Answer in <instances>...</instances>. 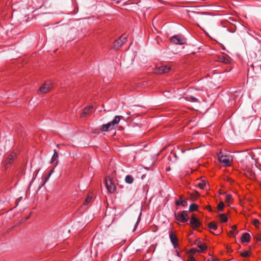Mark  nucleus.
<instances>
[{
    "label": "nucleus",
    "instance_id": "40",
    "mask_svg": "<svg viewBox=\"0 0 261 261\" xmlns=\"http://www.w3.org/2000/svg\"><path fill=\"white\" fill-rule=\"evenodd\" d=\"M53 172H54V169H52L51 170H50V171L49 173H51V174Z\"/></svg>",
    "mask_w": 261,
    "mask_h": 261
},
{
    "label": "nucleus",
    "instance_id": "10",
    "mask_svg": "<svg viewBox=\"0 0 261 261\" xmlns=\"http://www.w3.org/2000/svg\"><path fill=\"white\" fill-rule=\"evenodd\" d=\"M195 185L200 190H203L206 188V182L203 180H197L196 182Z\"/></svg>",
    "mask_w": 261,
    "mask_h": 261
},
{
    "label": "nucleus",
    "instance_id": "5",
    "mask_svg": "<svg viewBox=\"0 0 261 261\" xmlns=\"http://www.w3.org/2000/svg\"><path fill=\"white\" fill-rule=\"evenodd\" d=\"M175 216L176 219L181 222H187L189 219L187 211H185L175 213Z\"/></svg>",
    "mask_w": 261,
    "mask_h": 261
},
{
    "label": "nucleus",
    "instance_id": "11",
    "mask_svg": "<svg viewBox=\"0 0 261 261\" xmlns=\"http://www.w3.org/2000/svg\"><path fill=\"white\" fill-rule=\"evenodd\" d=\"M169 238H170V241L171 242L172 244H173V247L175 248H176L178 246L177 240L176 237L172 233H171L169 234Z\"/></svg>",
    "mask_w": 261,
    "mask_h": 261
},
{
    "label": "nucleus",
    "instance_id": "43",
    "mask_svg": "<svg viewBox=\"0 0 261 261\" xmlns=\"http://www.w3.org/2000/svg\"><path fill=\"white\" fill-rule=\"evenodd\" d=\"M190 196H194V195L193 194H191Z\"/></svg>",
    "mask_w": 261,
    "mask_h": 261
},
{
    "label": "nucleus",
    "instance_id": "29",
    "mask_svg": "<svg viewBox=\"0 0 261 261\" xmlns=\"http://www.w3.org/2000/svg\"><path fill=\"white\" fill-rule=\"evenodd\" d=\"M188 261H196V260L194 257L190 256Z\"/></svg>",
    "mask_w": 261,
    "mask_h": 261
},
{
    "label": "nucleus",
    "instance_id": "17",
    "mask_svg": "<svg viewBox=\"0 0 261 261\" xmlns=\"http://www.w3.org/2000/svg\"><path fill=\"white\" fill-rule=\"evenodd\" d=\"M134 178L132 176L127 175L125 176V181L126 183L131 184L134 182Z\"/></svg>",
    "mask_w": 261,
    "mask_h": 261
},
{
    "label": "nucleus",
    "instance_id": "15",
    "mask_svg": "<svg viewBox=\"0 0 261 261\" xmlns=\"http://www.w3.org/2000/svg\"><path fill=\"white\" fill-rule=\"evenodd\" d=\"M92 106H89L88 107L85 108L81 114V117H85L87 114H89L90 111L91 109H92Z\"/></svg>",
    "mask_w": 261,
    "mask_h": 261
},
{
    "label": "nucleus",
    "instance_id": "33",
    "mask_svg": "<svg viewBox=\"0 0 261 261\" xmlns=\"http://www.w3.org/2000/svg\"><path fill=\"white\" fill-rule=\"evenodd\" d=\"M225 193V191L223 190H220V194H224Z\"/></svg>",
    "mask_w": 261,
    "mask_h": 261
},
{
    "label": "nucleus",
    "instance_id": "39",
    "mask_svg": "<svg viewBox=\"0 0 261 261\" xmlns=\"http://www.w3.org/2000/svg\"><path fill=\"white\" fill-rule=\"evenodd\" d=\"M226 60L227 61V59H224L222 61V62L226 63Z\"/></svg>",
    "mask_w": 261,
    "mask_h": 261
},
{
    "label": "nucleus",
    "instance_id": "34",
    "mask_svg": "<svg viewBox=\"0 0 261 261\" xmlns=\"http://www.w3.org/2000/svg\"><path fill=\"white\" fill-rule=\"evenodd\" d=\"M143 188H144V189L145 190H146V191H147V192H148V186H144V187H143Z\"/></svg>",
    "mask_w": 261,
    "mask_h": 261
},
{
    "label": "nucleus",
    "instance_id": "16",
    "mask_svg": "<svg viewBox=\"0 0 261 261\" xmlns=\"http://www.w3.org/2000/svg\"><path fill=\"white\" fill-rule=\"evenodd\" d=\"M175 203L176 205H181L183 207H185L188 205V203L186 200H182L181 199L176 200Z\"/></svg>",
    "mask_w": 261,
    "mask_h": 261
},
{
    "label": "nucleus",
    "instance_id": "1",
    "mask_svg": "<svg viewBox=\"0 0 261 261\" xmlns=\"http://www.w3.org/2000/svg\"><path fill=\"white\" fill-rule=\"evenodd\" d=\"M121 117L122 118L123 117L120 116H116L112 121L102 125L101 130L103 132H108L110 130L113 129L114 128L117 127L121 120Z\"/></svg>",
    "mask_w": 261,
    "mask_h": 261
},
{
    "label": "nucleus",
    "instance_id": "6",
    "mask_svg": "<svg viewBox=\"0 0 261 261\" xmlns=\"http://www.w3.org/2000/svg\"><path fill=\"white\" fill-rule=\"evenodd\" d=\"M127 36H128L126 34H123L118 39L114 42L113 47L115 49H119L123 43L126 42Z\"/></svg>",
    "mask_w": 261,
    "mask_h": 261
},
{
    "label": "nucleus",
    "instance_id": "13",
    "mask_svg": "<svg viewBox=\"0 0 261 261\" xmlns=\"http://www.w3.org/2000/svg\"><path fill=\"white\" fill-rule=\"evenodd\" d=\"M51 163H55L56 166H57L58 163V153L55 149L54 150V154L51 158Z\"/></svg>",
    "mask_w": 261,
    "mask_h": 261
},
{
    "label": "nucleus",
    "instance_id": "21",
    "mask_svg": "<svg viewBox=\"0 0 261 261\" xmlns=\"http://www.w3.org/2000/svg\"><path fill=\"white\" fill-rule=\"evenodd\" d=\"M224 206V203L221 201L219 203L217 206V208L219 211H222Z\"/></svg>",
    "mask_w": 261,
    "mask_h": 261
},
{
    "label": "nucleus",
    "instance_id": "32",
    "mask_svg": "<svg viewBox=\"0 0 261 261\" xmlns=\"http://www.w3.org/2000/svg\"><path fill=\"white\" fill-rule=\"evenodd\" d=\"M237 226H236V225H233V226L231 227V229H232V230H234H234H236L237 229Z\"/></svg>",
    "mask_w": 261,
    "mask_h": 261
},
{
    "label": "nucleus",
    "instance_id": "7",
    "mask_svg": "<svg viewBox=\"0 0 261 261\" xmlns=\"http://www.w3.org/2000/svg\"><path fill=\"white\" fill-rule=\"evenodd\" d=\"M171 42L176 44L183 45L186 43V41L182 35H176L171 38Z\"/></svg>",
    "mask_w": 261,
    "mask_h": 261
},
{
    "label": "nucleus",
    "instance_id": "8",
    "mask_svg": "<svg viewBox=\"0 0 261 261\" xmlns=\"http://www.w3.org/2000/svg\"><path fill=\"white\" fill-rule=\"evenodd\" d=\"M171 69V67L169 66H162L156 68L154 72L155 74H162L168 72Z\"/></svg>",
    "mask_w": 261,
    "mask_h": 261
},
{
    "label": "nucleus",
    "instance_id": "42",
    "mask_svg": "<svg viewBox=\"0 0 261 261\" xmlns=\"http://www.w3.org/2000/svg\"><path fill=\"white\" fill-rule=\"evenodd\" d=\"M138 222H139V219H138V221H137V222L136 223V226L138 224Z\"/></svg>",
    "mask_w": 261,
    "mask_h": 261
},
{
    "label": "nucleus",
    "instance_id": "28",
    "mask_svg": "<svg viewBox=\"0 0 261 261\" xmlns=\"http://www.w3.org/2000/svg\"><path fill=\"white\" fill-rule=\"evenodd\" d=\"M51 175V173H48V174L47 175L46 177H45V182H46L48 178H49L50 176Z\"/></svg>",
    "mask_w": 261,
    "mask_h": 261
},
{
    "label": "nucleus",
    "instance_id": "9",
    "mask_svg": "<svg viewBox=\"0 0 261 261\" xmlns=\"http://www.w3.org/2000/svg\"><path fill=\"white\" fill-rule=\"evenodd\" d=\"M190 224L194 229L198 227L201 225L200 222L195 217L194 215L191 218Z\"/></svg>",
    "mask_w": 261,
    "mask_h": 261
},
{
    "label": "nucleus",
    "instance_id": "38",
    "mask_svg": "<svg viewBox=\"0 0 261 261\" xmlns=\"http://www.w3.org/2000/svg\"><path fill=\"white\" fill-rule=\"evenodd\" d=\"M30 216H31V215H30L29 216L26 217L25 218V220H28L30 218Z\"/></svg>",
    "mask_w": 261,
    "mask_h": 261
},
{
    "label": "nucleus",
    "instance_id": "26",
    "mask_svg": "<svg viewBox=\"0 0 261 261\" xmlns=\"http://www.w3.org/2000/svg\"><path fill=\"white\" fill-rule=\"evenodd\" d=\"M253 222H254V224L256 226H257V225L259 224V221L257 219H254L253 221Z\"/></svg>",
    "mask_w": 261,
    "mask_h": 261
},
{
    "label": "nucleus",
    "instance_id": "18",
    "mask_svg": "<svg viewBox=\"0 0 261 261\" xmlns=\"http://www.w3.org/2000/svg\"><path fill=\"white\" fill-rule=\"evenodd\" d=\"M219 218L221 222H226L228 220L227 217L225 214H220Z\"/></svg>",
    "mask_w": 261,
    "mask_h": 261
},
{
    "label": "nucleus",
    "instance_id": "19",
    "mask_svg": "<svg viewBox=\"0 0 261 261\" xmlns=\"http://www.w3.org/2000/svg\"><path fill=\"white\" fill-rule=\"evenodd\" d=\"M208 227L210 229H213V230H216L217 228V224L214 222H211L208 224Z\"/></svg>",
    "mask_w": 261,
    "mask_h": 261
},
{
    "label": "nucleus",
    "instance_id": "4",
    "mask_svg": "<svg viewBox=\"0 0 261 261\" xmlns=\"http://www.w3.org/2000/svg\"><path fill=\"white\" fill-rule=\"evenodd\" d=\"M52 82L51 81H47L44 83L39 88L38 91L39 94H45L48 92L53 88Z\"/></svg>",
    "mask_w": 261,
    "mask_h": 261
},
{
    "label": "nucleus",
    "instance_id": "37",
    "mask_svg": "<svg viewBox=\"0 0 261 261\" xmlns=\"http://www.w3.org/2000/svg\"><path fill=\"white\" fill-rule=\"evenodd\" d=\"M233 230H231V231H230L229 233L230 234H231V235H234V232H233Z\"/></svg>",
    "mask_w": 261,
    "mask_h": 261
},
{
    "label": "nucleus",
    "instance_id": "30",
    "mask_svg": "<svg viewBox=\"0 0 261 261\" xmlns=\"http://www.w3.org/2000/svg\"><path fill=\"white\" fill-rule=\"evenodd\" d=\"M226 198H227V199H226L227 202H229V201L232 199V197H231V196L226 197Z\"/></svg>",
    "mask_w": 261,
    "mask_h": 261
},
{
    "label": "nucleus",
    "instance_id": "31",
    "mask_svg": "<svg viewBox=\"0 0 261 261\" xmlns=\"http://www.w3.org/2000/svg\"><path fill=\"white\" fill-rule=\"evenodd\" d=\"M22 197H20L18 199L16 200V202L17 203V205H18V202L21 200Z\"/></svg>",
    "mask_w": 261,
    "mask_h": 261
},
{
    "label": "nucleus",
    "instance_id": "2",
    "mask_svg": "<svg viewBox=\"0 0 261 261\" xmlns=\"http://www.w3.org/2000/svg\"><path fill=\"white\" fill-rule=\"evenodd\" d=\"M105 184L108 192L110 194L114 193L116 189L114 180L108 176L106 178Z\"/></svg>",
    "mask_w": 261,
    "mask_h": 261
},
{
    "label": "nucleus",
    "instance_id": "35",
    "mask_svg": "<svg viewBox=\"0 0 261 261\" xmlns=\"http://www.w3.org/2000/svg\"><path fill=\"white\" fill-rule=\"evenodd\" d=\"M208 261H218V260H217V259H214L213 258H211V259H209L208 260Z\"/></svg>",
    "mask_w": 261,
    "mask_h": 261
},
{
    "label": "nucleus",
    "instance_id": "3",
    "mask_svg": "<svg viewBox=\"0 0 261 261\" xmlns=\"http://www.w3.org/2000/svg\"><path fill=\"white\" fill-rule=\"evenodd\" d=\"M218 159L219 161L224 166H229L230 162L232 160L231 156L220 152L218 154Z\"/></svg>",
    "mask_w": 261,
    "mask_h": 261
},
{
    "label": "nucleus",
    "instance_id": "41",
    "mask_svg": "<svg viewBox=\"0 0 261 261\" xmlns=\"http://www.w3.org/2000/svg\"><path fill=\"white\" fill-rule=\"evenodd\" d=\"M225 196H231V195H230V194H226Z\"/></svg>",
    "mask_w": 261,
    "mask_h": 261
},
{
    "label": "nucleus",
    "instance_id": "36",
    "mask_svg": "<svg viewBox=\"0 0 261 261\" xmlns=\"http://www.w3.org/2000/svg\"><path fill=\"white\" fill-rule=\"evenodd\" d=\"M196 192L197 194V196H200L201 194H202V193H201L200 192H198L197 190H196Z\"/></svg>",
    "mask_w": 261,
    "mask_h": 261
},
{
    "label": "nucleus",
    "instance_id": "25",
    "mask_svg": "<svg viewBox=\"0 0 261 261\" xmlns=\"http://www.w3.org/2000/svg\"><path fill=\"white\" fill-rule=\"evenodd\" d=\"M254 238L258 241H261V234H257L255 236Z\"/></svg>",
    "mask_w": 261,
    "mask_h": 261
},
{
    "label": "nucleus",
    "instance_id": "23",
    "mask_svg": "<svg viewBox=\"0 0 261 261\" xmlns=\"http://www.w3.org/2000/svg\"><path fill=\"white\" fill-rule=\"evenodd\" d=\"M250 252L249 251L246 250L243 252L241 253V256L244 257H247L250 255Z\"/></svg>",
    "mask_w": 261,
    "mask_h": 261
},
{
    "label": "nucleus",
    "instance_id": "24",
    "mask_svg": "<svg viewBox=\"0 0 261 261\" xmlns=\"http://www.w3.org/2000/svg\"><path fill=\"white\" fill-rule=\"evenodd\" d=\"M93 197H86V199L85 201L84 204H87L91 201Z\"/></svg>",
    "mask_w": 261,
    "mask_h": 261
},
{
    "label": "nucleus",
    "instance_id": "27",
    "mask_svg": "<svg viewBox=\"0 0 261 261\" xmlns=\"http://www.w3.org/2000/svg\"><path fill=\"white\" fill-rule=\"evenodd\" d=\"M197 251V250L196 249H195V248H192L191 250V252L192 253H193V254L195 253Z\"/></svg>",
    "mask_w": 261,
    "mask_h": 261
},
{
    "label": "nucleus",
    "instance_id": "20",
    "mask_svg": "<svg viewBox=\"0 0 261 261\" xmlns=\"http://www.w3.org/2000/svg\"><path fill=\"white\" fill-rule=\"evenodd\" d=\"M197 207H198V206L197 204H196L195 203H192L190 205L189 210L190 212H193L194 211L197 210Z\"/></svg>",
    "mask_w": 261,
    "mask_h": 261
},
{
    "label": "nucleus",
    "instance_id": "14",
    "mask_svg": "<svg viewBox=\"0 0 261 261\" xmlns=\"http://www.w3.org/2000/svg\"><path fill=\"white\" fill-rule=\"evenodd\" d=\"M250 236L247 233H244L241 237V241L243 243H248L250 241Z\"/></svg>",
    "mask_w": 261,
    "mask_h": 261
},
{
    "label": "nucleus",
    "instance_id": "12",
    "mask_svg": "<svg viewBox=\"0 0 261 261\" xmlns=\"http://www.w3.org/2000/svg\"><path fill=\"white\" fill-rule=\"evenodd\" d=\"M15 157H16L15 153H14V152L11 153L8 155L7 159L6 160L5 164L7 165L11 164L14 161Z\"/></svg>",
    "mask_w": 261,
    "mask_h": 261
},
{
    "label": "nucleus",
    "instance_id": "22",
    "mask_svg": "<svg viewBox=\"0 0 261 261\" xmlns=\"http://www.w3.org/2000/svg\"><path fill=\"white\" fill-rule=\"evenodd\" d=\"M198 247L199 248V250L198 251H202L204 250L206 248V246H205V244H202L199 245L198 246Z\"/></svg>",
    "mask_w": 261,
    "mask_h": 261
}]
</instances>
